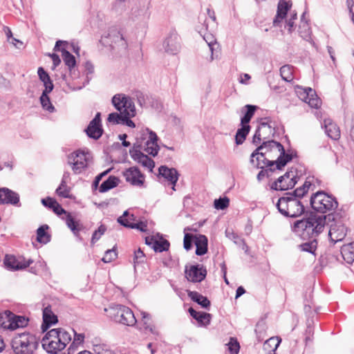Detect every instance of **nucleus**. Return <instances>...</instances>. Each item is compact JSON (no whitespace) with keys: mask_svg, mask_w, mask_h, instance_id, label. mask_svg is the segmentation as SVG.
<instances>
[{"mask_svg":"<svg viewBox=\"0 0 354 354\" xmlns=\"http://www.w3.org/2000/svg\"><path fill=\"white\" fill-rule=\"evenodd\" d=\"M230 200L227 197L219 198L214 201V208L216 209H225L229 206Z\"/></svg>","mask_w":354,"mask_h":354,"instance_id":"obj_54","label":"nucleus"},{"mask_svg":"<svg viewBox=\"0 0 354 354\" xmlns=\"http://www.w3.org/2000/svg\"><path fill=\"white\" fill-rule=\"evenodd\" d=\"M117 257L116 252L113 250H108L106 251L104 256L102 259V261L104 263H110Z\"/></svg>","mask_w":354,"mask_h":354,"instance_id":"obj_58","label":"nucleus"},{"mask_svg":"<svg viewBox=\"0 0 354 354\" xmlns=\"http://www.w3.org/2000/svg\"><path fill=\"white\" fill-rule=\"evenodd\" d=\"M57 201L54 199H53L52 198L50 197H47L46 198H43L41 199V203L46 206V207H48L50 209H52L54 205V203H56Z\"/></svg>","mask_w":354,"mask_h":354,"instance_id":"obj_63","label":"nucleus"},{"mask_svg":"<svg viewBox=\"0 0 354 354\" xmlns=\"http://www.w3.org/2000/svg\"><path fill=\"white\" fill-rule=\"evenodd\" d=\"M124 114L111 113L108 115L107 121L112 124H122Z\"/></svg>","mask_w":354,"mask_h":354,"instance_id":"obj_55","label":"nucleus"},{"mask_svg":"<svg viewBox=\"0 0 354 354\" xmlns=\"http://www.w3.org/2000/svg\"><path fill=\"white\" fill-rule=\"evenodd\" d=\"M48 229L47 225L40 226L37 230V241L43 244H46L50 241V236L46 232Z\"/></svg>","mask_w":354,"mask_h":354,"instance_id":"obj_46","label":"nucleus"},{"mask_svg":"<svg viewBox=\"0 0 354 354\" xmlns=\"http://www.w3.org/2000/svg\"><path fill=\"white\" fill-rule=\"evenodd\" d=\"M70 189L66 185L65 180L62 179L59 186L56 189V194L63 198H69Z\"/></svg>","mask_w":354,"mask_h":354,"instance_id":"obj_52","label":"nucleus"},{"mask_svg":"<svg viewBox=\"0 0 354 354\" xmlns=\"http://www.w3.org/2000/svg\"><path fill=\"white\" fill-rule=\"evenodd\" d=\"M104 311L111 319L117 323L133 326L137 322L133 311L125 306L113 304L104 308Z\"/></svg>","mask_w":354,"mask_h":354,"instance_id":"obj_4","label":"nucleus"},{"mask_svg":"<svg viewBox=\"0 0 354 354\" xmlns=\"http://www.w3.org/2000/svg\"><path fill=\"white\" fill-rule=\"evenodd\" d=\"M118 182L119 179L117 177L112 176H109L107 180L101 184L99 188L100 192L104 193L114 188L118 185Z\"/></svg>","mask_w":354,"mask_h":354,"instance_id":"obj_45","label":"nucleus"},{"mask_svg":"<svg viewBox=\"0 0 354 354\" xmlns=\"http://www.w3.org/2000/svg\"><path fill=\"white\" fill-rule=\"evenodd\" d=\"M312 183L306 180L303 185L292 192L286 194V196L279 198L276 207L278 211L287 217H297L304 212V205L299 201L310 189Z\"/></svg>","mask_w":354,"mask_h":354,"instance_id":"obj_1","label":"nucleus"},{"mask_svg":"<svg viewBox=\"0 0 354 354\" xmlns=\"http://www.w3.org/2000/svg\"><path fill=\"white\" fill-rule=\"evenodd\" d=\"M54 205L52 208L53 212L57 215L66 214L65 222L67 227L72 231L75 236L81 240L80 232L83 230L84 226L80 221L77 220L71 213L67 212L57 202L54 203Z\"/></svg>","mask_w":354,"mask_h":354,"instance_id":"obj_8","label":"nucleus"},{"mask_svg":"<svg viewBox=\"0 0 354 354\" xmlns=\"http://www.w3.org/2000/svg\"><path fill=\"white\" fill-rule=\"evenodd\" d=\"M38 75L41 81L44 83L45 89L44 91H52L53 89V84L48 75L42 67H39L37 71Z\"/></svg>","mask_w":354,"mask_h":354,"instance_id":"obj_42","label":"nucleus"},{"mask_svg":"<svg viewBox=\"0 0 354 354\" xmlns=\"http://www.w3.org/2000/svg\"><path fill=\"white\" fill-rule=\"evenodd\" d=\"M188 297L194 302L197 303L204 308H208L210 306V301L207 297L202 295L196 291H188Z\"/></svg>","mask_w":354,"mask_h":354,"instance_id":"obj_36","label":"nucleus"},{"mask_svg":"<svg viewBox=\"0 0 354 354\" xmlns=\"http://www.w3.org/2000/svg\"><path fill=\"white\" fill-rule=\"evenodd\" d=\"M165 50L171 55L177 54L180 49V37L175 30H171L163 42Z\"/></svg>","mask_w":354,"mask_h":354,"instance_id":"obj_17","label":"nucleus"},{"mask_svg":"<svg viewBox=\"0 0 354 354\" xmlns=\"http://www.w3.org/2000/svg\"><path fill=\"white\" fill-rule=\"evenodd\" d=\"M225 348L226 354H238L240 345L236 339L231 337L230 342L225 344Z\"/></svg>","mask_w":354,"mask_h":354,"instance_id":"obj_49","label":"nucleus"},{"mask_svg":"<svg viewBox=\"0 0 354 354\" xmlns=\"http://www.w3.org/2000/svg\"><path fill=\"white\" fill-rule=\"evenodd\" d=\"M326 216H311L294 223L292 230L302 239H316L326 225Z\"/></svg>","mask_w":354,"mask_h":354,"instance_id":"obj_2","label":"nucleus"},{"mask_svg":"<svg viewBox=\"0 0 354 354\" xmlns=\"http://www.w3.org/2000/svg\"><path fill=\"white\" fill-rule=\"evenodd\" d=\"M276 167H265L264 169H261V170L257 174V180L259 181H261L266 178H269L272 174L275 171Z\"/></svg>","mask_w":354,"mask_h":354,"instance_id":"obj_53","label":"nucleus"},{"mask_svg":"<svg viewBox=\"0 0 354 354\" xmlns=\"http://www.w3.org/2000/svg\"><path fill=\"white\" fill-rule=\"evenodd\" d=\"M197 31L201 35V36L203 38V39L206 41V43L208 44L210 50L212 51L213 48L212 46L216 44V41L214 37V36L207 32V24H206V19H203V24L201 26H197Z\"/></svg>","mask_w":354,"mask_h":354,"instance_id":"obj_31","label":"nucleus"},{"mask_svg":"<svg viewBox=\"0 0 354 354\" xmlns=\"http://www.w3.org/2000/svg\"><path fill=\"white\" fill-rule=\"evenodd\" d=\"M145 243L151 247L156 252L167 251L170 245L167 240L154 236H147L145 238Z\"/></svg>","mask_w":354,"mask_h":354,"instance_id":"obj_20","label":"nucleus"},{"mask_svg":"<svg viewBox=\"0 0 354 354\" xmlns=\"http://www.w3.org/2000/svg\"><path fill=\"white\" fill-rule=\"evenodd\" d=\"M28 319L22 316L13 315L11 318L8 328L10 330H15L17 328H22L28 324Z\"/></svg>","mask_w":354,"mask_h":354,"instance_id":"obj_43","label":"nucleus"},{"mask_svg":"<svg viewBox=\"0 0 354 354\" xmlns=\"http://www.w3.org/2000/svg\"><path fill=\"white\" fill-rule=\"evenodd\" d=\"M100 116V113H97L85 130L87 136L95 140L99 139L103 133Z\"/></svg>","mask_w":354,"mask_h":354,"instance_id":"obj_19","label":"nucleus"},{"mask_svg":"<svg viewBox=\"0 0 354 354\" xmlns=\"http://www.w3.org/2000/svg\"><path fill=\"white\" fill-rule=\"evenodd\" d=\"M145 259V254L140 248L138 250L135 251L133 258L135 265L144 262Z\"/></svg>","mask_w":354,"mask_h":354,"instance_id":"obj_61","label":"nucleus"},{"mask_svg":"<svg viewBox=\"0 0 354 354\" xmlns=\"http://www.w3.org/2000/svg\"><path fill=\"white\" fill-rule=\"evenodd\" d=\"M159 174L167 179L172 185V190L175 191V185L178 180V173L175 168H169L167 166L159 167Z\"/></svg>","mask_w":354,"mask_h":354,"instance_id":"obj_24","label":"nucleus"},{"mask_svg":"<svg viewBox=\"0 0 354 354\" xmlns=\"http://www.w3.org/2000/svg\"><path fill=\"white\" fill-rule=\"evenodd\" d=\"M71 341V335L64 328H54L49 330L41 340L44 350L51 354H57L65 348Z\"/></svg>","mask_w":354,"mask_h":354,"instance_id":"obj_3","label":"nucleus"},{"mask_svg":"<svg viewBox=\"0 0 354 354\" xmlns=\"http://www.w3.org/2000/svg\"><path fill=\"white\" fill-rule=\"evenodd\" d=\"M109 38L111 39L110 45L113 46V48L118 47L124 50L127 48V42L124 39L123 35L117 31L116 29H112L108 35L102 37V39Z\"/></svg>","mask_w":354,"mask_h":354,"instance_id":"obj_22","label":"nucleus"},{"mask_svg":"<svg viewBox=\"0 0 354 354\" xmlns=\"http://www.w3.org/2000/svg\"><path fill=\"white\" fill-rule=\"evenodd\" d=\"M188 311L190 315L198 322L200 326H206L210 324L212 315L209 313L198 312L193 308H189Z\"/></svg>","mask_w":354,"mask_h":354,"instance_id":"obj_29","label":"nucleus"},{"mask_svg":"<svg viewBox=\"0 0 354 354\" xmlns=\"http://www.w3.org/2000/svg\"><path fill=\"white\" fill-rule=\"evenodd\" d=\"M112 104L114 107L122 114L127 113L129 115H136V107L131 97L124 94H116L112 98Z\"/></svg>","mask_w":354,"mask_h":354,"instance_id":"obj_9","label":"nucleus"},{"mask_svg":"<svg viewBox=\"0 0 354 354\" xmlns=\"http://www.w3.org/2000/svg\"><path fill=\"white\" fill-rule=\"evenodd\" d=\"M73 332L74 333V339L68 348L69 350L73 348L75 345L83 343L85 337L83 333H77L74 330H73Z\"/></svg>","mask_w":354,"mask_h":354,"instance_id":"obj_59","label":"nucleus"},{"mask_svg":"<svg viewBox=\"0 0 354 354\" xmlns=\"http://www.w3.org/2000/svg\"><path fill=\"white\" fill-rule=\"evenodd\" d=\"M241 127L239 129L236 133L235 141L236 145L243 144L250 130L249 124H241Z\"/></svg>","mask_w":354,"mask_h":354,"instance_id":"obj_44","label":"nucleus"},{"mask_svg":"<svg viewBox=\"0 0 354 354\" xmlns=\"http://www.w3.org/2000/svg\"><path fill=\"white\" fill-rule=\"evenodd\" d=\"M298 32L304 39L309 41L311 40L312 32L308 21L305 19V12L301 15Z\"/></svg>","mask_w":354,"mask_h":354,"instance_id":"obj_35","label":"nucleus"},{"mask_svg":"<svg viewBox=\"0 0 354 354\" xmlns=\"http://www.w3.org/2000/svg\"><path fill=\"white\" fill-rule=\"evenodd\" d=\"M258 147L259 149H261L268 158L269 155L272 154L273 150L277 151H279V149L282 150V145L280 142L273 140L263 141V143Z\"/></svg>","mask_w":354,"mask_h":354,"instance_id":"obj_34","label":"nucleus"},{"mask_svg":"<svg viewBox=\"0 0 354 354\" xmlns=\"http://www.w3.org/2000/svg\"><path fill=\"white\" fill-rule=\"evenodd\" d=\"M50 92L51 91H43L40 97V102L43 109L49 111L50 113H53L55 111V107L50 102V98L48 95Z\"/></svg>","mask_w":354,"mask_h":354,"instance_id":"obj_47","label":"nucleus"},{"mask_svg":"<svg viewBox=\"0 0 354 354\" xmlns=\"http://www.w3.org/2000/svg\"><path fill=\"white\" fill-rule=\"evenodd\" d=\"M251 163L257 168L264 169L265 167H274L273 161L270 160L261 149L257 147L251 154Z\"/></svg>","mask_w":354,"mask_h":354,"instance_id":"obj_16","label":"nucleus"},{"mask_svg":"<svg viewBox=\"0 0 354 354\" xmlns=\"http://www.w3.org/2000/svg\"><path fill=\"white\" fill-rule=\"evenodd\" d=\"M106 230V227L104 225H100L98 229L95 230L92 235L91 243L94 244L95 243H96L105 233Z\"/></svg>","mask_w":354,"mask_h":354,"instance_id":"obj_56","label":"nucleus"},{"mask_svg":"<svg viewBox=\"0 0 354 354\" xmlns=\"http://www.w3.org/2000/svg\"><path fill=\"white\" fill-rule=\"evenodd\" d=\"M19 202V194L8 188H0V204L17 205Z\"/></svg>","mask_w":354,"mask_h":354,"instance_id":"obj_25","label":"nucleus"},{"mask_svg":"<svg viewBox=\"0 0 354 354\" xmlns=\"http://www.w3.org/2000/svg\"><path fill=\"white\" fill-rule=\"evenodd\" d=\"M256 131L261 136L263 140L268 138L275 133L274 128L272 127L270 120L268 118L261 120L260 124Z\"/></svg>","mask_w":354,"mask_h":354,"instance_id":"obj_27","label":"nucleus"},{"mask_svg":"<svg viewBox=\"0 0 354 354\" xmlns=\"http://www.w3.org/2000/svg\"><path fill=\"white\" fill-rule=\"evenodd\" d=\"M129 214L128 211H125L123 215L118 218V222L124 227H127L131 229H137L141 232H146L147 230V225L145 222H138L137 223H129L127 219L124 218V216Z\"/></svg>","mask_w":354,"mask_h":354,"instance_id":"obj_30","label":"nucleus"},{"mask_svg":"<svg viewBox=\"0 0 354 354\" xmlns=\"http://www.w3.org/2000/svg\"><path fill=\"white\" fill-rule=\"evenodd\" d=\"M271 159L276 158V160H271L273 161L274 165L277 170H281L288 162L292 160L293 156L292 153L286 152L283 146L282 145V150L279 149V151L273 150L272 154L269 155Z\"/></svg>","mask_w":354,"mask_h":354,"instance_id":"obj_14","label":"nucleus"},{"mask_svg":"<svg viewBox=\"0 0 354 354\" xmlns=\"http://www.w3.org/2000/svg\"><path fill=\"white\" fill-rule=\"evenodd\" d=\"M50 56L53 62V68L54 69L61 63V59H60L59 55H57V54H55V53L50 55Z\"/></svg>","mask_w":354,"mask_h":354,"instance_id":"obj_64","label":"nucleus"},{"mask_svg":"<svg viewBox=\"0 0 354 354\" xmlns=\"http://www.w3.org/2000/svg\"><path fill=\"white\" fill-rule=\"evenodd\" d=\"M33 261L32 259L25 260L22 258L17 259L13 255L6 254L3 263L6 268L9 270H19L28 268Z\"/></svg>","mask_w":354,"mask_h":354,"instance_id":"obj_13","label":"nucleus"},{"mask_svg":"<svg viewBox=\"0 0 354 354\" xmlns=\"http://www.w3.org/2000/svg\"><path fill=\"white\" fill-rule=\"evenodd\" d=\"M323 126L325 129L326 135L334 140H337L340 138V130L339 127L330 118H326L324 120Z\"/></svg>","mask_w":354,"mask_h":354,"instance_id":"obj_26","label":"nucleus"},{"mask_svg":"<svg viewBox=\"0 0 354 354\" xmlns=\"http://www.w3.org/2000/svg\"><path fill=\"white\" fill-rule=\"evenodd\" d=\"M135 115H129L126 113H124V118L122 121V124H125L129 127L134 128L136 127L134 122L130 119L131 118L134 117Z\"/></svg>","mask_w":354,"mask_h":354,"instance_id":"obj_62","label":"nucleus"},{"mask_svg":"<svg viewBox=\"0 0 354 354\" xmlns=\"http://www.w3.org/2000/svg\"><path fill=\"white\" fill-rule=\"evenodd\" d=\"M58 322L57 317L52 312L49 307H46L43 310V324L41 328L46 331L53 324Z\"/></svg>","mask_w":354,"mask_h":354,"instance_id":"obj_28","label":"nucleus"},{"mask_svg":"<svg viewBox=\"0 0 354 354\" xmlns=\"http://www.w3.org/2000/svg\"><path fill=\"white\" fill-rule=\"evenodd\" d=\"M330 225L328 234L331 241L337 243L342 241L346 235L347 229L342 220H335Z\"/></svg>","mask_w":354,"mask_h":354,"instance_id":"obj_15","label":"nucleus"},{"mask_svg":"<svg viewBox=\"0 0 354 354\" xmlns=\"http://www.w3.org/2000/svg\"><path fill=\"white\" fill-rule=\"evenodd\" d=\"M225 235L230 240L232 241L236 245L241 247L242 249L245 252L248 251V247L245 243L244 239L240 237L233 230H227L225 231Z\"/></svg>","mask_w":354,"mask_h":354,"instance_id":"obj_41","label":"nucleus"},{"mask_svg":"<svg viewBox=\"0 0 354 354\" xmlns=\"http://www.w3.org/2000/svg\"><path fill=\"white\" fill-rule=\"evenodd\" d=\"M141 315H142V322H144L145 328L147 330H149L152 333H153V327L150 325V323H149V321L151 319L150 315L145 312H142Z\"/></svg>","mask_w":354,"mask_h":354,"instance_id":"obj_60","label":"nucleus"},{"mask_svg":"<svg viewBox=\"0 0 354 354\" xmlns=\"http://www.w3.org/2000/svg\"><path fill=\"white\" fill-rule=\"evenodd\" d=\"M290 7L291 3L289 4L288 2L284 1H279L277 7V15L273 21L274 26H279V24L281 23V21L286 17L287 12Z\"/></svg>","mask_w":354,"mask_h":354,"instance_id":"obj_32","label":"nucleus"},{"mask_svg":"<svg viewBox=\"0 0 354 354\" xmlns=\"http://www.w3.org/2000/svg\"><path fill=\"white\" fill-rule=\"evenodd\" d=\"M92 156L88 150L78 149L67 156V162L75 174L82 173L91 162Z\"/></svg>","mask_w":354,"mask_h":354,"instance_id":"obj_7","label":"nucleus"},{"mask_svg":"<svg viewBox=\"0 0 354 354\" xmlns=\"http://www.w3.org/2000/svg\"><path fill=\"white\" fill-rule=\"evenodd\" d=\"M148 133L147 140L145 142L144 151L151 155L156 156L159 151V146L157 144L158 136L156 133L149 129H146Z\"/></svg>","mask_w":354,"mask_h":354,"instance_id":"obj_21","label":"nucleus"},{"mask_svg":"<svg viewBox=\"0 0 354 354\" xmlns=\"http://www.w3.org/2000/svg\"><path fill=\"white\" fill-rule=\"evenodd\" d=\"M196 245V254L202 256L207 252V238L205 235L199 234L194 236Z\"/></svg>","mask_w":354,"mask_h":354,"instance_id":"obj_33","label":"nucleus"},{"mask_svg":"<svg viewBox=\"0 0 354 354\" xmlns=\"http://www.w3.org/2000/svg\"><path fill=\"white\" fill-rule=\"evenodd\" d=\"M194 236L192 234L185 233L183 240L184 248L186 250H189L192 247V242L194 240Z\"/></svg>","mask_w":354,"mask_h":354,"instance_id":"obj_57","label":"nucleus"},{"mask_svg":"<svg viewBox=\"0 0 354 354\" xmlns=\"http://www.w3.org/2000/svg\"><path fill=\"white\" fill-rule=\"evenodd\" d=\"M185 277L189 281L197 283L202 281L207 275V270L202 265H192L185 267Z\"/></svg>","mask_w":354,"mask_h":354,"instance_id":"obj_12","label":"nucleus"},{"mask_svg":"<svg viewBox=\"0 0 354 354\" xmlns=\"http://www.w3.org/2000/svg\"><path fill=\"white\" fill-rule=\"evenodd\" d=\"M280 342L281 339L277 337H270L264 342L263 349L266 354H275Z\"/></svg>","mask_w":354,"mask_h":354,"instance_id":"obj_38","label":"nucleus"},{"mask_svg":"<svg viewBox=\"0 0 354 354\" xmlns=\"http://www.w3.org/2000/svg\"><path fill=\"white\" fill-rule=\"evenodd\" d=\"M149 18V14L147 10L136 8L131 10V19L133 21L146 22Z\"/></svg>","mask_w":354,"mask_h":354,"instance_id":"obj_40","label":"nucleus"},{"mask_svg":"<svg viewBox=\"0 0 354 354\" xmlns=\"http://www.w3.org/2000/svg\"><path fill=\"white\" fill-rule=\"evenodd\" d=\"M130 155L135 161L141 164L144 167L148 169L149 171H152L153 168L155 166V163L152 159L142 153L141 151L134 149L133 150H130Z\"/></svg>","mask_w":354,"mask_h":354,"instance_id":"obj_23","label":"nucleus"},{"mask_svg":"<svg viewBox=\"0 0 354 354\" xmlns=\"http://www.w3.org/2000/svg\"><path fill=\"white\" fill-rule=\"evenodd\" d=\"M310 239H312L311 241L299 245V248H300L301 250H302L304 252H307L310 254H314L317 249V242L316 239H314V238H310Z\"/></svg>","mask_w":354,"mask_h":354,"instance_id":"obj_48","label":"nucleus"},{"mask_svg":"<svg viewBox=\"0 0 354 354\" xmlns=\"http://www.w3.org/2000/svg\"><path fill=\"white\" fill-rule=\"evenodd\" d=\"M37 346L35 336L30 333L17 334L12 340V348L15 354H32Z\"/></svg>","mask_w":354,"mask_h":354,"instance_id":"obj_6","label":"nucleus"},{"mask_svg":"<svg viewBox=\"0 0 354 354\" xmlns=\"http://www.w3.org/2000/svg\"><path fill=\"white\" fill-rule=\"evenodd\" d=\"M127 182L132 185L140 187L144 184L145 176L136 167H129L123 171Z\"/></svg>","mask_w":354,"mask_h":354,"instance_id":"obj_18","label":"nucleus"},{"mask_svg":"<svg viewBox=\"0 0 354 354\" xmlns=\"http://www.w3.org/2000/svg\"><path fill=\"white\" fill-rule=\"evenodd\" d=\"M62 57L65 64L70 70L73 68L76 64L75 57L66 50L62 49Z\"/></svg>","mask_w":354,"mask_h":354,"instance_id":"obj_51","label":"nucleus"},{"mask_svg":"<svg viewBox=\"0 0 354 354\" xmlns=\"http://www.w3.org/2000/svg\"><path fill=\"white\" fill-rule=\"evenodd\" d=\"M297 175L296 169L292 168L284 174V175L278 178L274 181L271 188L275 190H288L292 189L297 182Z\"/></svg>","mask_w":354,"mask_h":354,"instance_id":"obj_10","label":"nucleus"},{"mask_svg":"<svg viewBox=\"0 0 354 354\" xmlns=\"http://www.w3.org/2000/svg\"><path fill=\"white\" fill-rule=\"evenodd\" d=\"M341 254L344 261L351 264L354 261V242L344 245L341 248Z\"/></svg>","mask_w":354,"mask_h":354,"instance_id":"obj_37","label":"nucleus"},{"mask_svg":"<svg viewBox=\"0 0 354 354\" xmlns=\"http://www.w3.org/2000/svg\"><path fill=\"white\" fill-rule=\"evenodd\" d=\"M296 93L300 100L308 103L312 108L318 109L321 105V100L315 91L310 87L303 88L297 86Z\"/></svg>","mask_w":354,"mask_h":354,"instance_id":"obj_11","label":"nucleus"},{"mask_svg":"<svg viewBox=\"0 0 354 354\" xmlns=\"http://www.w3.org/2000/svg\"><path fill=\"white\" fill-rule=\"evenodd\" d=\"M310 203L315 211L320 213L334 211L338 205L335 197L323 191H319L313 194L310 197Z\"/></svg>","mask_w":354,"mask_h":354,"instance_id":"obj_5","label":"nucleus"},{"mask_svg":"<svg viewBox=\"0 0 354 354\" xmlns=\"http://www.w3.org/2000/svg\"><path fill=\"white\" fill-rule=\"evenodd\" d=\"M257 109V106L251 104H247L243 107L241 112L244 113V115L241 119V124H249Z\"/></svg>","mask_w":354,"mask_h":354,"instance_id":"obj_39","label":"nucleus"},{"mask_svg":"<svg viewBox=\"0 0 354 354\" xmlns=\"http://www.w3.org/2000/svg\"><path fill=\"white\" fill-rule=\"evenodd\" d=\"M280 75L282 79L288 82L293 80L292 68L290 65H284L280 68Z\"/></svg>","mask_w":354,"mask_h":354,"instance_id":"obj_50","label":"nucleus"}]
</instances>
